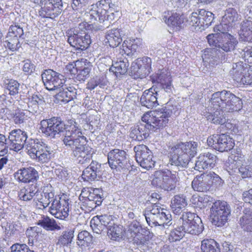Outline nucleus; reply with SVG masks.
<instances>
[{
  "instance_id": "obj_1",
  "label": "nucleus",
  "mask_w": 252,
  "mask_h": 252,
  "mask_svg": "<svg viewBox=\"0 0 252 252\" xmlns=\"http://www.w3.org/2000/svg\"><path fill=\"white\" fill-rule=\"evenodd\" d=\"M40 126L41 132L50 138L59 137L63 133V144L72 149L71 156L79 163L84 164L90 161L93 154L92 148L87 144L86 138L74 120H70L65 124L60 117H53L42 120Z\"/></svg>"
},
{
  "instance_id": "obj_2",
  "label": "nucleus",
  "mask_w": 252,
  "mask_h": 252,
  "mask_svg": "<svg viewBox=\"0 0 252 252\" xmlns=\"http://www.w3.org/2000/svg\"><path fill=\"white\" fill-rule=\"evenodd\" d=\"M198 144L194 141L178 143L171 148L169 163L179 171L188 167L197 154Z\"/></svg>"
},
{
  "instance_id": "obj_3",
  "label": "nucleus",
  "mask_w": 252,
  "mask_h": 252,
  "mask_svg": "<svg viewBox=\"0 0 252 252\" xmlns=\"http://www.w3.org/2000/svg\"><path fill=\"white\" fill-rule=\"evenodd\" d=\"M214 109H220L222 112L238 111L242 108L241 99L230 91L223 90L212 95L210 100Z\"/></svg>"
},
{
  "instance_id": "obj_4",
  "label": "nucleus",
  "mask_w": 252,
  "mask_h": 252,
  "mask_svg": "<svg viewBox=\"0 0 252 252\" xmlns=\"http://www.w3.org/2000/svg\"><path fill=\"white\" fill-rule=\"evenodd\" d=\"M151 115L149 112L142 117V121L145 124L140 123L130 128L129 136L133 140L141 141L148 137L149 131H155L161 128L163 121L157 120L158 115H156L154 117Z\"/></svg>"
},
{
  "instance_id": "obj_5",
  "label": "nucleus",
  "mask_w": 252,
  "mask_h": 252,
  "mask_svg": "<svg viewBox=\"0 0 252 252\" xmlns=\"http://www.w3.org/2000/svg\"><path fill=\"white\" fill-rule=\"evenodd\" d=\"M144 216L147 223L151 227L158 226L163 228L172 224V217L169 212L157 203L147 208Z\"/></svg>"
},
{
  "instance_id": "obj_6",
  "label": "nucleus",
  "mask_w": 252,
  "mask_h": 252,
  "mask_svg": "<svg viewBox=\"0 0 252 252\" xmlns=\"http://www.w3.org/2000/svg\"><path fill=\"white\" fill-rule=\"evenodd\" d=\"M28 155L37 161L41 163L48 162L51 158V148L44 142L38 139H32L26 145Z\"/></svg>"
},
{
  "instance_id": "obj_7",
  "label": "nucleus",
  "mask_w": 252,
  "mask_h": 252,
  "mask_svg": "<svg viewBox=\"0 0 252 252\" xmlns=\"http://www.w3.org/2000/svg\"><path fill=\"white\" fill-rule=\"evenodd\" d=\"M223 180L214 172L204 173L196 176L192 181L193 189L197 191L206 192L214 185L216 187L221 186Z\"/></svg>"
},
{
  "instance_id": "obj_8",
  "label": "nucleus",
  "mask_w": 252,
  "mask_h": 252,
  "mask_svg": "<svg viewBox=\"0 0 252 252\" xmlns=\"http://www.w3.org/2000/svg\"><path fill=\"white\" fill-rule=\"evenodd\" d=\"M182 223L180 228L186 233L192 235H198L202 232L203 225L201 219L194 213L183 212L179 220Z\"/></svg>"
},
{
  "instance_id": "obj_9",
  "label": "nucleus",
  "mask_w": 252,
  "mask_h": 252,
  "mask_svg": "<svg viewBox=\"0 0 252 252\" xmlns=\"http://www.w3.org/2000/svg\"><path fill=\"white\" fill-rule=\"evenodd\" d=\"M177 181L178 173L176 171L172 173L169 170H158L155 172L152 184L164 190H171L175 188Z\"/></svg>"
},
{
  "instance_id": "obj_10",
  "label": "nucleus",
  "mask_w": 252,
  "mask_h": 252,
  "mask_svg": "<svg viewBox=\"0 0 252 252\" xmlns=\"http://www.w3.org/2000/svg\"><path fill=\"white\" fill-rule=\"evenodd\" d=\"M230 213V206L226 202L220 200L215 201L210 208V218L212 223L218 226L223 225Z\"/></svg>"
},
{
  "instance_id": "obj_11",
  "label": "nucleus",
  "mask_w": 252,
  "mask_h": 252,
  "mask_svg": "<svg viewBox=\"0 0 252 252\" xmlns=\"http://www.w3.org/2000/svg\"><path fill=\"white\" fill-rule=\"evenodd\" d=\"M207 38L210 45L217 47L225 52L233 51L238 44L236 38L230 33L223 34L219 38H215L213 35L209 34Z\"/></svg>"
},
{
  "instance_id": "obj_12",
  "label": "nucleus",
  "mask_w": 252,
  "mask_h": 252,
  "mask_svg": "<svg viewBox=\"0 0 252 252\" xmlns=\"http://www.w3.org/2000/svg\"><path fill=\"white\" fill-rule=\"evenodd\" d=\"M66 34L68 43L77 50L86 49L91 42L90 35L77 29L70 30Z\"/></svg>"
},
{
  "instance_id": "obj_13",
  "label": "nucleus",
  "mask_w": 252,
  "mask_h": 252,
  "mask_svg": "<svg viewBox=\"0 0 252 252\" xmlns=\"http://www.w3.org/2000/svg\"><path fill=\"white\" fill-rule=\"evenodd\" d=\"M133 150L135 159L142 168L149 170L154 167L156 162L153 159V153L147 146L138 145L134 146Z\"/></svg>"
},
{
  "instance_id": "obj_14",
  "label": "nucleus",
  "mask_w": 252,
  "mask_h": 252,
  "mask_svg": "<svg viewBox=\"0 0 252 252\" xmlns=\"http://www.w3.org/2000/svg\"><path fill=\"white\" fill-rule=\"evenodd\" d=\"M41 77L45 88L49 91H57L65 82L63 75L51 69L45 70Z\"/></svg>"
},
{
  "instance_id": "obj_15",
  "label": "nucleus",
  "mask_w": 252,
  "mask_h": 252,
  "mask_svg": "<svg viewBox=\"0 0 252 252\" xmlns=\"http://www.w3.org/2000/svg\"><path fill=\"white\" fill-rule=\"evenodd\" d=\"M107 158L111 169L120 171L126 168L128 158L125 151L118 149H113L108 153Z\"/></svg>"
},
{
  "instance_id": "obj_16",
  "label": "nucleus",
  "mask_w": 252,
  "mask_h": 252,
  "mask_svg": "<svg viewBox=\"0 0 252 252\" xmlns=\"http://www.w3.org/2000/svg\"><path fill=\"white\" fill-rule=\"evenodd\" d=\"M181 106L178 102L174 100H170L166 104L164 107L163 111H150L151 116L158 115V119L157 120L158 121H163L162 125L161 126V128L166 126L168 122V118L172 115L178 116L180 112Z\"/></svg>"
},
{
  "instance_id": "obj_17",
  "label": "nucleus",
  "mask_w": 252,
  "mask_h": 252,
  "mask_svg": "<svg viewBox=\"0 0 252 252\" xmlns=\"http://www.w3.org/2000/svg\"><path fill=\"white\" fill-rule=\"evenodd\" d=\"M141 227L139 222L133 221L128 226L126 232L127 238L140 247L144 246L148 241L147 236L140 232Z\"/></svg>"
},
{
  "instance_id": "obj_18",
  "label": "nucleus",
  "mask_w": 252,
  "mask_h": 252,
  "mask_svg": "<svg viewBox=\"0 0 252 252\" xmlns=\"http://www.w3.org/2000/svg\"><path fill=\"white\" fill-rule=\"evenodd\" d=\"M49 211L55 218L64 220L68 216L69 211V204L68 200L56 196L55 200L52 202L50 207Z\"/></svg>"
},
{
  "instance_id": "obj_19",
  "label": "nucleus",
  "mask_w": 252,
  "mask_h": 252,
  "mask_svg": "<svg viewBox=\"0 0 252 252\" xmlns=\"http://www.w3.org/2000/svg\"><path fill=\"white\" fill-rule=\"evenodd\" d=\"M27 139L26 132L20 129L12 130L7 137L8 145L10 150L16 152L22 149Z\"/></svg>"
},
{
  "instance_id": "obj_20",
  "label": "nucleus",
  "mask_w": 252,
  "mask_h": 252,
  "mask_svg": "<svg viewBox=\"0 0 252 252\" xmlns=\"http://www.w3.org/2000/svg\"><path fill=\"white\" fill-rule=\"evenodd\" d=\"M159 89L156 86L146 90L140 97V102L142 106L149 109H153L158 105L157 96Z\"/></svg>"
},
{
  "instance_id": "obj_21",
  "label": "nucleus",
  "mask_w": 252,
  "mask_h": 252,
  "mask_svg": "<svg viewBox=\"0 0 252 252\" xmlns=\"http://www.w3.org/2000/svg\"><path fill=\"white\" fill-rule=\"evenodd\" d=\"M14 177L18 182L25 184L34 183L39 178L38 172L32 167L18 169L14 173Z\"/></svg>"
},
{
  "instance_id": "obj_22",
  "label": "nucleus",
  "mask_w": 252,
  "mask_h": 252,
  "mask_svg": "<svg viewBox=\"0 0 252 252\" xmlns=\"http://www.w3.org/2000/svg\"><path fill=\"white\" fill-rule=\"evenodd\" d=\"M102 174L101 164L96 161H92L89 166L83 170L82 178L84 181L91 182L99 180Z\"/></svg>"
},
{
  "instance_id": "obj_23",
  "label": "nucleus",
  "mask_w": 252,
  "mask_h": 252,
  "mask_svg": "<svg viewBox=\"0 0 252 252\" xmlns=\"http://www.w3.org/2000/svg\"><path fill=\"white\" fill-rule=\"evenodd\" d=\"M217 160V156L209 152L201 154L195 161L194 169L201 171L202 170L212 168L215 165Z\"/></svg>"
},
{
  "instance_id": "obj_24",
  "label": "nucleus",
  "mask_w": 252,
  "mask_h": 252,
  "mask_svg": "<svg viewBox=\"0 0 252 252\" xmlns=\"http://www.w3.org/2000/svg\"><path fill=\"white\" fill-rule=\"evenodd\" d=\"M226 112H222L220 109H216V111L209 116V119L215 124L224 125L225 124V127L231 130V132L236 133L238 131V128L234 126H233L232 124L230 123H226L227 119H226L225 115Z\"/></svg>"
},
{
  "instance_id": "obj_25",
  "label": "nucleus",
  "mask_w": 252,
  "mask_h": 252,
  "mask_svg": "<svg viewBox=\"0 0 252 252\" xmlns=\"http://www.w3.org/2000/svg\"><path fill=\"white\" fill-rule=\"evenodd\" d=\"M57 94V99L61 101L67 103L76 97L77 90L73 86L67 87L66 85L63 84V86L58 90Z\"/></svg>"
},
{
  "instance_id": "obj_26",
  "label": "nucleus",
  "mask_w": 252,
  "mask_h": 252,
  "mask_svg": "<svg viewBox=\"0 0 252 252\" xmlns=\"http://www.w3.org/2000/svg\"><path fill=\"white\" fill-rule=\"evenodd\" d=\"M239 34L242 41L252 42V16H249L242 22Z\"/></svg>"
},
{
  "instance_id": "obj_27",
  "label": "nucleus",
  "mask_w": 252,
  "mask_h": 252,
  "mask_svg": "<svg viewBox=\"0 0 252 252\" xmlns=\"http://www.w3.org/2000/svg\"><path fill=\"white\" fill-rule=\"evenodd\" d=\"M62 11L61 7L56 6L52 2L47 1L45 3L44 6L39 10L38 13L43 18L53 19L61 14Z\"/></svg>"
},
{
  "instance_id": "obj_28",
  "label": "nucleus",
  "mask_w": 252,
  "mask_h": 252,
  "mask_svg": "<svg viewBox=\"0 0 252 252\" xmlns=\"http://www.w3.org/2000/svg\"><path fill=\"white\" fill-rule=\"evenodd\" d=\"M44 104L45 101L42 95L34 94L31 98H29L28 102V111L33 114H39L42 111L40 106H42Z\"/></svg>"
},
{
  "instance_id": "obj_29",
  "label": "nucleus",
  "mask_w": 252,
  "mask_h": 252,
  "mask_svg": "<svg viewBox=\"0 0 252 252\" xmlns=\"http://www.w3.org/2000/svg\"><path fill=\"white\" fill-rule=\"evenodd\" d=\"M234 143L229 136L224 134H219L217 145H215L216 150L223 152L230 150L234 147Z\"/></svg>"
},
{
  "instance_id": "obj_30",
  "label": "nucleus",
  "mask_w": 252,
  "mask_h": 252,
  "mask_svg": "<svg viewBox=\"0 0 252 252\" xmlns=\"http://www.w3.org/2000/svg\"><path fill=\"white\" fill-rule=\"evenodd\" d=\"M187 204L186 197L183 194L175 195L171 202L172 211L176 215L183 213Z\"/></svg>"
},
{
  "instance_id": "obj_31",
  "label": "nucleus",
  "mask_w": 252,
  "mask_h": 252,
  "mask_svg": "<svg viewBox=\"0 0 252 252\" xmlns=\"http://www.w3.org/2000/svg\"><path fill=\"white\" fill-rule=\"evenodd\" d=\"M121 32L119 29H111L107 31L105 35L106 42L112 48L117 47L122 41Z\"/></svg>"
},
{
  "instance_id": "obj_32",
  "label": "nucleus",
  "mask_w": 252,
  "mask_h": 252,
  "mask_svg": "<svg viewBox=\"0 0 252 252\" xmlns=\"http://www.w3.org/2000/svg\"><path fill=\"white\" fill-rule=\"evenodd\" d=\"M239 223L244 231L252 235V210L249 208L244 210L243 215L240 218Z\"/></svg>"
},
{
  "instance_id": "obj_33",
  "label": "nucleus",
  "mask_w": 252,
  "mask_h": 252,
  "mask_svg": "<svg viewBox=\"0 0 252 252\" xmlns=\"http://www.w3.org/2000/svg\"><path fill=\"white\" fill-rule=\"evenodd\" d=\"M37 224L47 231L60 230L64 228L63 225L58 224L55 220L47 216H43Z\"/></svg>"
},
{
  "instance_id": "obj_34",
  "label": "nucleus",
  "mask_w": 252,
  "mask_h": 252,
  "mask_svg": "<svg viewBox=\"0 0 252 252\" xmlns=\"http://www.w3.org/2000/svg\"><path fill=\"white\" fill-rule=\"evenodd\" d=\"M91 7L89 12L85 13L84 16L95 20L98 19L100 22H104L106 17L105 12L102 11L101 7H98L96 3L92 4Z\"/></svg>"
},
{
  "instance_id": "obj_35",
  "label": "nucleus",
  "mask_w": 252,
  "mask_h": 252,
  "mask_svg": "<svg viewBox=\"0 0 252 252\" xmlns=\"http://www.w3.org/2000/svg\"><path fill=\"white\" fill-rule=\"evenodd\" d=\"M163 19L169 26H171L174 28H175L177 30L186 25L185 23L184 16L177 13L172 14V15L168 18L164 17Z\"/></svg>"
},
{
  "instance_id": "obj_36",
  "label": "nucleus",
  "mask_w": 252,
  "mask_h": 252,
  "mask_svg": "<svg viewBox=\"0 0 252 252\" xmlns=\"http://www.w3.org/2000/svg\"><path fill=\"white\" fill-rule=\"evenodd\" d=\"M24 27V23H14V24L9 27L7 35L21 39H24L25 35L23 30Z\"/></svg>"
},
{
  "instance_id": "obj_37",
  "label": "nucleus",
  "mask_w": 252,
  "mask_h": 252,
  "mask_svg": "<svg viewBox=\"0 0 252 252\" xmlns=\"http://www.w3.org/2000/svg\"><path fill=\"white\" fill-rule=\"evenodd\" d=\"M36 188V185H32L27 188H24L19 192L18 196L23 201H31L37 192Z\"/></svg>"
},
{
  "instance_id": "obj_38",
  "label": "nucleus",
  "mask_w": 252,
  "mask_h": 252,
  "mask_svg": "<svg viewBox=\"0 0 252 252\" xmlns=\"http://www.w3.org/2000/svg\"><path fill=\"white\" fill-rule=\"evenodd\" d=\"M246 70L247 68L244 67L243 63L240 62L233 63L232 68L230 71V73L233 79L240 83Z\"/></svg>"
},
{
  "instance_id": "obj_39",
  "label": "nucleus",
  "mask_w": 252,
  "mask_h": 252,
  "mask_svg": "<svg viewBox=\"0 0 252 252\" xmlns=\"http://www.w3.org/2000/svg\"><path fill=\"white\" fill-rule=\"evenodd\" d=\"M128 66L129 63L127 59L124 58L122 60H120L113 63L111 69L118 77L125 74L127 72Z\"/></svg>"
},
{
  "instance_id": "obj_40",
  "label": "nucleus",
  "mask_w": 252,
  "mask_h": 252,
  "mask_svg": "<svg viewBox=\"0 0 252 252\" xmlns=\"http://www.w3.org/2000/svg\"><path fill=\"white\" fill-rule=\"evenodd\" d=\"M54 193L52 192H43L41 194V197L37 198L38 202L36 203V205L38 208L41 209L42 207L43 208H45L49 206L54 200H55V197Z\"/></svg>"
},
{
  "instance_id": "obj_41",
  "label": "nucleus",
  "mask_w": 252,
  "mask_h": 252,
  "mask_svg": "<svg viewBox=\"0 0 252 252\" xmlns=\"http://www.w3.org/2000/svg\"><path fill=\"white\" fill-rule=\"evenodd\" d=\"M74 232V229H71L63 231L62 234L58 238L56 245L60 247L68 246L69 245L73 239Z\"/></svg>"
},
{
  "instance_id": "obj_42",
  "label": "nucleus",
  "mask_w": 252,
  "mask_h": 252,
  "mask_svg": "<svg viewBox=\"0 0 252 252\" xmlns=\"http://www.w3.org/2000/svg\"><path fill=\"white\" fill-rule=\"evenodd\" d=\"M219 244L214 239H204L201 241L202 252H220Z\"/></svg>"
},
{
  "instance_id": "obj_43",
  "label": "nucleus",
  "mask_w": 252,
  "mask_h": 252,
  "mask_svg": "<svg viewBox=\"0 0 252 252\" xmlns=\"http://www.w3.org/2000/svg\"><path fill=\"white\" fill-rule=\"evenodd\" d=\"M238 19V14L237 11L233 8H229L226 10L224 15L222 17V23L231 27Z\"/></svg>"
},
{
  "instance_id": "obj_44",
  "label": "nucleus",
  "mask_w": 252,
  "mask_h": 252,
  "mask_svg": "<svg viewBox=\"0 0 252 252\" xmlns=\"http://www.w3.org/2000/svg\"><path fill=\"white\" fill-rule=\"evenodd\" d=\"M158 85L165 92L170 93L172 92V86L171 85V77L166 74L161 73L158 76Z\"/></svg>"
},
{
  "instance_id": "obj_45",
  "label": "nucleus",
  "mask_w": 252,
  "mask_h": 252,
  "mask_svg": "<svg viewBox=\"0 0 252 252\" xmlns=\"http://www.w3.org/2000/svg\"><path fill=\"white\" fill-rule=\"evenodd\" d=\"M93 236L87 231L84 230L78 234L77 244L81 247H87L92 243Z\"/></svg>"
},
{
  "instance_id": "obj_46",
  "label": "nucleus",
  "mask_w": 252,
  "mask_h": 252,
  "mask_svg": "<svg viewBox=\"0 0 252 252\" xmlns=\"http://www.w3.org/2000/svg\"><path fill=\"white\" fill-rule=\"evenodd\" d=\"M4 41V46L11 51L14 52L19 50L21 47L20 39L16 37L6 35Z\"/></svg>"
},
{
  "instance_id": "obj_47",
  "label": "nucleus",
  "mask_w": 252,
  "mask_h": 252,
  "mask_svg": "<svg viewBox=\"0 0 252 252\" xmlns=\"http://www.w3.org/2000/svg\"><path fill=\"white\" fill-rule=\"evenodd\" d=\"M220 51L215 48L210 49L205 51L202 57L203 60L209 63L214 64L220 58L219 54Z\"/></svg>"
},
{
  "instance_id": "obj_48",
  "label": "nucleus",
  "mask_w": 252,
  "mask_h": 252,
  "mask_svg": "<svg viewBox=\"0 0 252 252\" xmlns=\"http://www.w3.org/2000/svg\"><path fill=\"white\" fill-rule=\"evenodd\" d=\"M199 14L201 18L202 26L208 27L211 25L214 20V15L211 12L201 9L199 11Z\"/></svg>"
},
{
  "instance_id": "obj_49",
  "label": "nucleus",
  "mask_w": 252,
  "mask_h": 252,
  "mask_svg": "<svg viewBox=\"0 0 252 252\" xmlns=\"http://www.w3.org/2000/svg\"><path fill=\"white\" fill-rule=\"evenodd\" d=\"M84 63L83 64V67H79L78 72L76 74V79L80 81H84L88 78L91 70V65L89 63H85L86 60H84Z\"/></svg>"
},
{
  "instance_id": "obj_50",
  "label": "nucleus",
  "mask_w": 252,
  "mask_h": 252,
  "mask_svg": "<svg viewBox=\"0 0 252 252\" xmlns=\"http://www.w3.org/2000/svg\"><path fill=\"white\" fill-rule=\"evenodd\" d=\"M5 87L9 91L10 95H15L19 93L20 84L15 80H7L5 82Z\"/></svg>"
},
{
  "instance_id": "obj_51",
  "label": "nucleus",
  "mask_w": 252,
  "mask_h": 252,
  "mask_svg": "<svg viewBox=\"0 0 252 252\" xmlns=\"http://www.w3.org/2000/svg\"><path fill=\"white\" fill-rule=\"evenodd\" d=\"M122 229L117 225H112L107 229V235L109 237L115 241H118L121 238Z\"/></svg>"
},
{
  "instance_id": "obj_52",
  "label": "nucleus",
  "mask_w": 252,
  "mask_h": 252,
  "mask_svg": "<svg viewBox=\"0 0 252 252\" xmlns=\"http://www.w3.org/2000/svg\"><path fill=\"white\" fill-rule=\"evenodd\" d=\"M185 233L182 228H180V226H178L170 231L168 240L170 242L180 241L184 236Z\"/></svg>"
},
{
  "instance_id": "obj_53",
  "label": "nucleus",
  "mask_w": 252,
  "mask_h": 252,
  "mask_svg": "<svg viewBox=\"0 0 252 252\" xmlns=\"http://www.w3.org/2000/svg\"><path fill=\"white\" fill-rule=\"evenodd\" d=\"M97 218V216L94 217L91 220L90 223L94 232L99 234L106 229Z\"/></svg>"
},
{
  "instance_id": "obj_54",
  "label": "nucleus",
  "mask_w": 252,
  "mask_h": 252,
  "mask_svg": "<svg viewBox=\"0 0 252 252\" xmlns=\"http://www.w3.org/2000/svg\"><path fill=\"white\" fill-rule=\"evenodd\" d=\"M187 23L189 25L193 27H199L201 26V18H200V15L199 12H193L189 17L187 20L185 21V23Z\"/></svg>"
},
{
  "instance_id": "obj_55",
  "label": "nucleus",
  "mask_w": 252,
  "mask_h": 252,
  "mask_svg": "<svg viewBox=\"0 0 252 252\" xmlns=\"http://www.w3.org/2000/svg\"><path fill=\"white\" fill-rule=\"evenodd\" d=\"M230 28V27L227 25H224L221 20V23L220 25L215 26L214 28V31L216 32V33L211 34L213 35V36L215 38H219L220 35L223 34L228 33L227 32L229 31Z\"/></svg>"
},
{
  "instance_id": "obj_56",
  "label": "nucleus",
  "mask_w": 252,
  "mask_h": 252,
  "mask_svg": "<svg viewBox=\"0 0 252 252\" xmlns=\"http://www.w3.org/2000/svg\"><path fill=\"white\" fill-rule=\"evenodd\" d=\"M84 63V59H81V61L78 60L76 62L69 63L66 66V69L71 74L76 75L78 72V69L80 67H83V64Z\"/></svg>"
},
{
  "instance_id": "obj_57",
  "label": "nucleus",
  "mask_w": 252,
  "mask_h": 252,
  "mask_svg": "<svg viewBox=\"0 0 252 252\" xmlns=\"http://www.w3.org/2000/svg\"><path fill=\"white\" fill-rule=\"evenodd\" d=\"M140 41L139 39H137L136 40H134L133 41H130L128 42L127 41L126 42H124L123 43V47L124 51L126 52L127 50H130V52L127 53V54L130 53H133L137 51L138 48V45L137 44L138 42Z\"/></svg>"
},
{
  "instance_id": "obj_58",
  "label": "nucleus",
  "mask_w": 252,
  "mask_h": 252,
  "mask_svg": "<svg viewBox=\"0 0 252 252\" xmlns=\"http://www.w3.org/2000/svg\"><path fill=\"white\" fill-rule=\"evenodd\" d=\"M239 173L243 178L252 177V165L242 164L238 169Z\"/></svg>"
},
{
  "instance_id": "obj_59",
  "label": "nucleus",
  "mask_w": 252,
  "mask_h": 252,
  "mask_svg": "<svg viewBox=\"0 0 252 252\" xmlns=\"http://www.w3.org/2000/svg\"><path fill=\"white\" fill-rule=\"evenodd\" d=\"M97 218L99 219L101 223L106 229H108L110 227L112 226V225L114 224V222L113 220V217L111 215H101L97 216Z\"/></svg>"
},
{
  "instance_id": "obj_60",
  "label": "nucleus",
  "mask_w": 252,
  "mask_h": 252,
  "mask_svg": "<svg viewBox=\"0 0 252 252\" xmlns=\"http://www.w3.org/2000/svg\"><path fill=\"white\" fill-rule=\"evenodd\" d=\"M7 138L5 136L0 134V157L5 156L8 152V142L6 143Z\"/></svg>"
},
{
  "instance_id": "obj_61",
  "label": "nucleus",
  "mask_w": 252,
  "mask_h": 252,
  "mask_svg": "<svg viewBox=\"0 0 252 252\" xmlns=\"http://www.w3.org/2000/svg\"><path fill=\"white\" fill-rule=\"evenodd\" d=\"M99 189H96L93 192L89 193L88 195L89 199L94 202L96 207L101 205L102 201V197L98 194Z\"/></svg>"
},
{
  "instance_id": "obj_62",
  "label": "nucleus",
  "mask_w": 252,
  "mask_h": 252,
  "mask_svg": "<svg viewBox=\"0 0 252 252\" xmlns=\"http://www.w3.org/2000/svg\"><path fill=\"white\" fill-rule=\"evenodd\" d=\"M141 67L145 68L147 71L150 73V70L151 68V59L148 57H144L142 58L137 59L136 60Z\"/></svg>"
},
{
  "instance_id": "obj_63",
  "label": "nucleus",
  "mask_w": 252,
  "mask_h": 252,
  "mask_svg": "<svg viewBox=\"0 0 252 252\" xmlns=\"http://www.w3.org/2000/svg\"><path fill=\"white\" fill-rule=\"evenodd\" d=\"M88 18L89 17L86 18V17L85 16L84 18V21H82V19L80 16L77 17V15H76L73 19V22L77 23L81 22V23L78 24V27L75 29H77L80 32H85L84 30H86L89 26L88 22H86L87 20H88Z\"/></svg>"
},
{
  "instance_id": "obj_64",
  "label": "nucleus",
  "mask_w": 252,
  "mask_h": 252,
  "mask_svg": "<svg viewBox=\"0 0 252 252\" xmlns=\"http://www.w3.org/2000/svg\"><path fill=\"white\" fill-rule=\"evenodd\" d=\"M240 83L243 85H251L252 84V70L247 69L245 71Z\"/></svg>"
}]
</instances>
